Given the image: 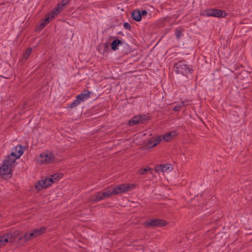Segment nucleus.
Segmentation results:
<instances>
[{
    "instance_id": "f03ea898",
    "label": "nucleus",
    "mask_w": 252,
    "mask_h": 252,
    "mask_svg": "<svg viewBox=\"0 0 252 252\" xmlns=\"http://www.w3.org/2000/svg\"><path fill=\"white\" fill-rule=\"evenodd\" d=\"M46 230L45 227H38L35 228L30 233H25L22 237H20V239H24L25 241L29 240L31 239L35 238L42 233H43Z\"/></svg>"
},
{
    "instance_id": "1a4fd4ad",
    "label": "nucleus",
    "mask_w": 252,
    "mask_h": 252,
    "mask_svg": "<svg viewBox=\"0 0 252 252\" xmlns=\"http://www.w3.org/2000/svg\"><path fill=\"white\" fill-rule=\"evenodd\" d=\"M53 183V179L46 178L44 180H40L35 186V188L37 190H41L44 188H46Z\"/></svg>"
},
{
    "instance_id": "9b49d317",
    "label": "nucleus",
    "mask_w": 252,
    "mask_h": 252,
    "mask_svg": "<svg viewBox=\"0 0 252 252\" xmlns=\"http://www.w3.org/2000/svg\"><path fill=\"white\" fill-rule=\"evenodd\" d=\"M173 169L172 166L170 164H159L155 168L156 172L161 171L162 172H166L168 170L171 171Z\"/></svg>"
},
{
    "instance_id": "20e7f679",
    "label": "nucleus",
    "mask_w": 252,
    "mask_h": 252,
    "mask_svg": "<svg viewBox=\"0 0 252 252\" xmlns=\"http://www.w3.org/2000/svg\"><path fill=\"white\" fill-rule=\"evenodd\" d=\"M54 159L53 154L51 153H43L37 157V162L40 164H48Z\"/></svg>"
},
{
    "instance_id": "6ab92c4d",
    "label": "nucleus",
    "mask_w": 252,
    "mask_h": 252,
    "mask_svg": "<svg viewBox=\"0 0 252 252\" xmlns=\"http://www.w3.org/2000/svg\"><path fill=\"white\" fill-rule=\"evenodd\" d=\"M122 42L120 39H117L114 40L111 43V49L113 51H116L118 49V47L119 45L122 44Z\"/></svg>"
},
{
    "instance_id": "c85d7f7f",
    "label": "nucleus",
    "mask_w": 252,
    "mask_h": 252,
    "mask_svg": "<svg viewBox=\"0 0 252 252\" xmlns=\"http://www.w3.org/2000/svg\"><path fill=\"white\" fill-rule=\"evenodd\" d=\"M124 27L126 29L128 30H130V29H131L130 25L129 23H127V22H126V23H124Z\"/></svg>"
},
{
    "instance_id": "cd10ccee",
    "label": "nucleus",
    "mask_w": 252,
    "mask_h": 252,
    "mask_svg": "<svg viewBox=\"0 0 252 252\" xmlns=\"http://www.w3.org/2000/svg\"><path fill=\"white\" fill-rule=\"evenodd\" d=\"M110 44L108 42L105 43L102 46L103 48V52L107 51L109 48Z\"/></svg>"
},
{
    "instance_id": "4be33fe9",
    "label": "nucleus",
    "mask_w": 252,
    "mask_h": 252,
    "mask_svg": "<svg viewBox=\"0 0 252 252\" xmlns=\"http://www.w3.org/2000/svg\"><path fill=\"white\" fill-rule=\"evenodd\" d=\"M152 170L151 168L150 167H147L145 168H141L138 171V173L139 175H145L148 172L151 171Z\"/></svg>"
},
{
    "instance_id": "bb28decb",
    "label": "nucleus",
    "mask_w": 252,
    "mask_h": 252,
    "mask_svg": "<svg viewBox=\"0 0 252 252\" xmlns=\"http://www.w3.org/2000/svg\"><path fill=\"white\" fill-rule=\"evenodd\" d=\"M31 52H32V49L31 48H29L27 49V50L26 51V53L24 54L23 55V58L26 60L28 59V58H29L30 54L31 53Z\"/></svg>"
},
{
    "instance_id": "39448f33",
    "label": "nucleus",
    "mask_w": 252,
    "mask_h": 252,
    "mask_svg": "<svg viewBox=\"0 0 252 252\" xmlns=\"http://www.w3.org/2000/svg\"><path fill=\"white\" fill-rule=\"evenodd\" d=\"M135 186L134 185L130 184H122L116 186L113 188V193L115 194H118L124 193L134 188Z\"/></svg>"
},
{
    "instance_id": "b1692460",
    "label": "nucleus",
    "mask_w": 252,
    "mask_h": 252,
    "mask_svg": "<svg viewBox=\"0 0 252 252\" xmlns=\"http://www.w3.org/2000/svg\"><path fill=\"white\" fill-rule=\"evenodd\" d=\"M80 103V101L76 97V99L71 103H70L69 107L70 108H73L76 107Z\"/></svg>"
},
{
    "instance_id": "a878e982",
    "label": "nucleus",
    "mask_w": 252,
    "mask_h": 252,
    "mask_svg": "<svg viewBox=\"0 0 252 252\" xmlns=\"http://www.w3.org/2000/svg\"><path fill=\"white\" fill-rule=\"evenodd\" d=\"M115 194V193H113V188L112 190H108L104 192V194L105 195L106 198H108L110 197L112 195Z\"/></svg>"
},
{
    "instance_id": "a211bd4d",
    "label": "nucleus",
    "mask_w": 252,
    "mask_h": 252,
    "mask_svg": "<svg viewBox=\"0 0 252 252\" xmlns=\"http://www.w3.org/2000/svg\"><path fill=\"white\" fill-rule=\"evenodd\" d=\"M176 135V133L175 131H171L164 135L163 136V139L165 141H169L171 140L173 138H174Z\"/></svg>"
},
{
    "instance_id": "412c9836",
    "label": "nucleus",
    "mask_w": 252,
    "mask_h": 252,
    "mask_svg": "<svg viewBox=\"0 0 252 252\" xmlns=\"http://www.w3.org/2000/svg\"><path fill=\"white\" fill-rule=\"evenodd\" d=\"M163 139V136L160 135L157 137L155 139H154V144L152 145H149L150 147H154L157 146L158 144H159L160 141Z\"/></svg>"
},
{
    "instance_id": "ddd939ff",
    "label": "nucleus",
    "mask_w": 252,
    "mask_h": 252,
    "mask_svg": "<svg viewBox=\"0 0 252 252\" xmlns=\"http://www.w3.org/2000/svg\"><path fill=\"white\" fill-rule=\"evenodd\" d=\"M24 153L23 148L21 145L15 146L11 153V157L16 156L17 158H20Z\"/></svg>"
},
{
    "instance_id": "aec40b11",
    "label": "nucleus",
    "mask_w": 252,
    "mask_h": 252,
    "mask_svg": "<svg viewBox=\"0 0 252 252\" xmlns=\"http://www.w3.org/2000/svg\"><path fill=\"white\" fill-rule=\"evenodd\" d=\"M63 177V174L60 173H55L52 175H51V178H50V179H53V183L55 182V181H57L62 178Z\"/></svg>"
},
{
    "instance_id": "423d86ee",
    "label": "nucleus",
    "mask_w": 252,
    "mask_h": 252,
    "mask_svg": "<svg viewBox=\"0 0 252 252\" xmlns=\"http://www.w3.org/2000/svg\"><path fill=\"white\" fill-rule=\"evenodd\" d=\"M69 1V0H63L59 3L51 12V14L52 15L51 17L52 18H55V16L61 12L64 7L67 5Z\"/></svg>"
},
{
    "instance_id": "4468645a",
    "label": "nucleus",
    "mask_w": 252,
    "mask_h": 252,
    "mask_svg": "<svg viewBox=\"0 0 252 252\" xmlns=\"http://www.w3.org/2000/svg\"><path fill=\"white\" fill-rule=\"evenodd\" d=\"M104 192H98L96 193L93 197H92L90 199V201L95 203L98 202L101 200L104 199L106 198L105 195H103Z\"/></svg>"
},
{
    "instance_id": "7ed1b4c3",
    "label": "nucleus",
    "mask_w": 252,
    "mask_h": 252,
    "mask_svg": "<svg viewBox=\"0 0 252 252\" xmlns=\"http://www.w3.org/2000/svg\"><path fill=\"white\" fill-rule=\"evenodd\" d=\"M177 71L182 73L183 75L188 76L189 74H191L193 69L187 65L185 62L180 61L175 64Z\"/></svg>"
},
{
    "instance_id": "2f4dec72",
    "label": "nucleus",
    "mask_w": 252,
    "mask_h": 252,
    "mask_svg": "<svg viewBox=\"0 0 252 252\" xmlns=\"http://www.w3.org/2000/svg\"><path fill=\"white\" fill-rule=\"evenodd\" d=\"M148 13V12L147 10H142V11L141 12V16H146Z\"/></svg>"
},
{
    "instance_id": "0eeeda50",
    "label": "nucleus",
    "mask_w": 252,
    "mask_h": 252,
    "mask_svg": "<svg viewBox=\"0 0 252 252\" xmlns=\"http://www.w3.org/2000/svg\"><path fill=\"white\" fill-rule=\"evenodd\" d=\"M167 224L165 220L161 219H153L150 221L145 222V225L147 227H158L164 226Z\"/></svg>"
},
{
    "instance_id": "f257e3e1",
    "label": "nucleus",
    "mask_w": 252,
    "mask_h": 252,
    "mask_svg": "<svg viewBox=\"0 0 252 252\" xmlns=\"http://www.w3.org/2000/svg\"><path fill=\"white\" fill-rule=\"evenodd\" d=\"M17 158H19L15 155L11 157V154L4 160L2 165L0 167V173L3 178H5V176L11 173L13 164Z\"/></svg>"
},
{
    "instance_id": "9d476101",
    "label": "nucleus",
    "mask_w": 252,
    "mask_h": 252,
    "mask_svg": "<svg viewBox=\"0 0 252 252\" xmlns=\"http://www.w3.org/2000/svg\"><path fill=\"white\" fill-rule=\"evenodd\" d=\"M147 120L148 119H147V117L145 115H139L132 118L129 121L128 124L129 126H132L139 123H143Z\"/></svg>"
},
{
    "instance_id": "f3484780",
    "label": "nucleus",
    "mask_w": 252,
    "mask_h": 252,
    "mask_svg": "<svg viewBox=\"0 0 252 252\" xmlns=\"http://www.w3.org/2000/svg\"><path fill=\"white\" fill-rule=\"evenodd\" d=\"M51 16L52 15L51 14V12L46 15L45 19L40 23V27L41 29L44 28L50 22V21L54 18H52Z\"/></svg>"
},
{
    "instance_id": "6e6552de",
    "label": "nucleus",
    "mask_w": 252,
    "mask_h": 252,
    "mask_svg": "<svg viewBox=\"0 0 252 252\" xmlns=\"http://www.w3.org/2000/svg\"><path fill=\"white\" fill-rule=\"evenodd\" d=\"M206 15L208 16L224 17L226 15V13L223 10L210 9L206 11Z\"/></svg>"
},
{
    "instance_id": "2eb2a0df",
    "label": "nucleus",
    "mask_w": 252,
    "mask_h": 252,
    "mask_svg": "<svg viewBox=\"0 0 252 252\" xmlns=\"http://www.w3.org/2000/svg\"><path fill=\"white\" fill-rule=\"evenodd\" d=\"M13 240L11 234H5L0 237V245H4L9 241Z\"/></svg>"
},
{
    "instance_id": "c756f323",
    "label": "nucleus",
    "mask_w": 252,
    "mask_h": 252,
    "mask_svg": "<svg viewBox=\"0 0 252 252\" xmlns=\"http://www.w3.org/2000/svg\"><path fill=\"white\" fill-rule=\"evenodd\" d=\"M154 141L152 140H150L148 141V143H147L146 147L147 149L152 148V147H149V145H152L154 144Z\"/></svg>"
},
{
    "instance_id": "7c9ffc66",
    "label": "nucleus",
    "mask_w": 252,
    "mask_h": 252,
    "mask_svg": "<svg viewBox=\"0 0 252 252\" xmlns=\"http://www.w3.org/2000/svg\"><path fill=\"white\" fill-rule=\"evenodd\" d=\"M175 34H176V37L177 38H179L181 36L182 32H181L180 31L178 30V31H176Z\"/></svg>"
},
{
    "instance_id": "473e14b6",
    "label": "nucleus",
    "mask_w": 252,
    "mask_h": 252,
    "mask_svg": "<svg viewBox=\"0 0 252 252\" xmlns=\"http://www.w3.org/2000/svg\"><path fill=\"white\" fill-rule=\"evenodd\" d=\"M1 217V215L0 214V217Z\"/></svg>"
},
{
    "instance_id": "f8f14e48",
    "label": "nucleus",
    "mask_w": 252,
    "mask_h": 252,
    "mask_svg": "<svg viewBox=\"0 0 252 252\" xmlns=\"http://www.w3.org/2000/svg\"><path fill=\"white\" fill-rule=\"evenodd\" d=\"M91 94V92L85 90L81 94H78L76 97L80 101V102H83L90 97Z\"/></svg>"
},
{
    "instance_id": "dca6fc26",
    "label": "nucleus",
    "mask_w": 252,
    "mask_h": 252,
    "mask_svg": "<svg viewBox=\"0 0 252 252\" xmlns=\"http://www.w3.org/2000/svg\"><path fill=\"white\" fill-rule=\"evenodd\" d=\"M132 19L137 22L141 20V14L139 10L135 9L131 13Z\"/></svg>"
},
{
    "instance_id": "393cba45",
    "label": "nucleus",
    "mask_w": 252,
    "mask_h": 252,
    "mask_svg": "<svg viewBox=\"0 0 252 252\" xmlns=\"http://www.w3.org/2000/svg\"><path fill=\"white\" fill-rule=\"evenodd\" d=\"M115 194V193H113V188L112 190H108L104 192V194L105 195L106 198H108L110 197L112 195Z\"/></svg>"
},
{
    "instance_id": "5701e85b",
    "label": "nucleus",
    "mask_w": 252,
    "mask_h": 252,
    "mask_svg": "<svg viewBox=\"0 0 252 252\" xmlns=\"http://www.w3.org/2000/svg\"><path fill=\"white\" fill-rule=\"evenodd\" d=\"M186 105V104H185L184 101H182L180 103H179L175 105L173 108V110L174 111H179L180 110L182 107L185 106Z\"/></svg>"
}]
</instances>
